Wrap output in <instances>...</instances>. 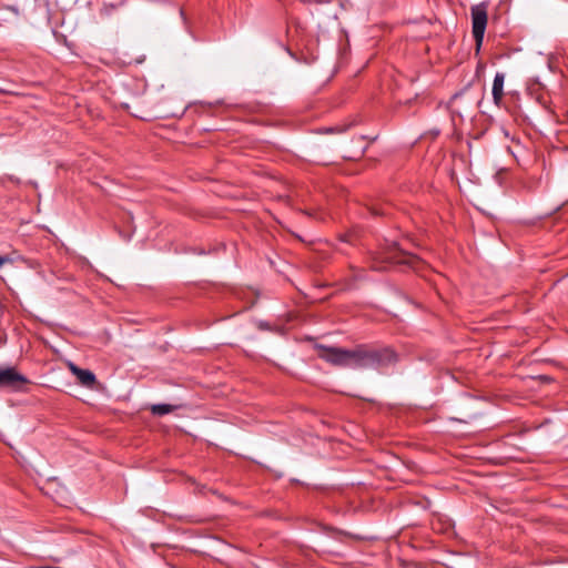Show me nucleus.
I'll return each instance as SVG.
<instances>
[{
	"mask_svg": "<svg viewBox=\"0 0 568 568\" xmlns=\"http://www.w3.org/2000/svg\"><path fill=\"white\" fill-rule=\"evenodd\" d=\"M386 260L389 261V263L408 264L413 268H418V264L420 263L417 256L409 253H405L397 248L388 256H386Z\"/></svg>",
	"mask_w": 568,
	"mask_h": 568,
	"instance_id": "nucleus-5",
	"label": "nucleus"
},
{
	"mask_svg": "<svg viewBox=\"0 0 568 568\" xmlns=\"http://www.w3.org/2000/svg\"><path fill=\"white\" fill-rule=\"evenodd\" d=\"M373 268H374V270H377V271H384V270H386V266H385V265H377V264H374V265H373Z\"/></svg>",
	"mask_w": 568,
	"mask_h": 568,
	"instance_id": "nucleus-10",
	"label": "nucleus"
},
{
	"mask_svg": "<svg viewBox=\"0 0 568 568\" xmlns=\"http://www.w3.org/2000/svg\"><path fill=\"white\" fill-rule=\"evenodd\" d=\"M318 356L327 363L341 367L354 368V348L329 347L318 345Z\"/></svg>",
	"mask_w": 568,
	"mask_h": 568,
	"instance_id": "nucleus-2",
	"label": "nucleus"
},
{
	"mask_svg": "<svg viewBox=\"0 0 568 568\" xmlns=\"http://www.w3.org/2000/svg\"><path fill=\"white\" fill-rule=\"evenodd\" d=\"M398 361L396 352L389 347L358 345L354 348V368L383 369Z\"/></svg>",
	"mask_w": 568,
	"mask_h": 568,
	"instance_id": "nucleus-1",
	"label": "nucleus"
},
{
	"mask_svg": "<svg viewBox=\"0 0 568 568\" xmlns=\"http://www.w3.org/2000/svg\"><path fill=\"white\" fill-rule=\"evenodd\" d=\"M7 261H9V258H8V257H2V256H0V268L2 267V265H3Z\"/></svg>",
	"mask_w": 568,
	"mask_h": 568,
	"instance_id": "nucleus-11",
	"label": "nucleus"
},
{
	"mask_svg": "<svg viewBox=\"0 0 568 568\" xmlns=\"http://www.w3.org/2000/svg\"><path fill=\"white\" fill-rule=\"evenodd\" d=\"M463 94H464V91H460V92L455 93V94L452 97V99H450V105H452V108H454V104L457 102V100H458L459 98H462V95H463Z\"/></svg>",
	"mask_w": 568,
	"mask_h": 568,
	"instance_id": "nucleus-9",
	"label": "nucleus"
},
{
	"mask_svg": "<svg viewBox=\"0 0 568 568\" xmlns=\"http://www.w3.org/2000/svg\"><path fill=\"white\" fill-rule=\"evenodd\" d=\"M29 384V379L19 373L16 367L8 366L0 368V389L20 392Z\"/></svg>",
	"mask_w": 568,
	"mask_h": 568,
	"instance_id": "nucleus-4",
	"label": "nucleus"
},
{
	"mask_svg": "<svg viewBox=\"0 0 568 568\" xmlns=\"http://www.w3.org/2000/svg\"><path fill=\"white\" fill-rule=\"evenodd\" d=\"M69 368L73 373V375L78 378L79 383L82 386H85L88 388H92L94 386L97 378H95V375L91 371L80 368L72 363H70Z\"/></svg>",
	"mask_w": 568,
	"mask_h": 568,
	"instance_id": "nucleus-6",
	"label": "nucleus"
},
{
	"mask_svg": "<svg viewBox=\"0 0 568 568\" xmlns=\"http://www.w3.org/2000/svg\"><path fill=\"white\" fill-rule=\"evenodd\" d=\"M180 408V405H171V404H155L151 406V413L153 415L163 416L173 410Z\"/></svg>",
	"mask_w": 568,
	"mask_h": 568,
	"instance_id": "nucleus-8",
	"label": "nucleus"
},
{
	"mask_svg": "<svg viewBox=\"0 0 568 568\" xmlns=\"http://www.w3.org/2000/svg\"><path fill=\"white\" fill-rule=\"evenodd\" d=\"M473 37L476 42L477 50L483 44L485 30L487 27V7L484 3L471 7Z\"/></svg>",
	"mask_w": 568,
	"mask_h": 568,
	"instance_id": "nucleus-3",
	"label": "nucleus"
},
{
	"mask_svg": "<svg viewBox=\"0 0 568 568\" xmlns=\"http://www.w3.org/2000/svg\"><path fill=\"white\" fill-rule=\"evenodd\" d=\"M504 82H505V74L501 72H497L495 74L494 81H493V100L496 105H500L503 97H504Z\"/></svg>",
	"mask_w": 568,
	"mask_h": 568,
	"instance_id": "nucleus-7",
	"label": "nucleus"
}]
</instances>
